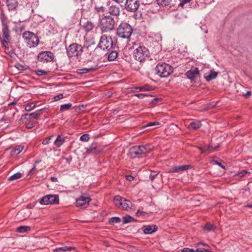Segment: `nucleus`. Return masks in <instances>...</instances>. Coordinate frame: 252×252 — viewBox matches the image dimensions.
Returning a JSON list of instances; mask_svg holds the SVG:
<instances>
[{"label": "nucleus", "instance_id": "obj_1", "mask_svg": "<svg viewBox=\"0 0 252 252\" xmlns=\"http://www.w3.org/2000/svg\"><path fill=\"white\" fill-rule=\"evenodd\" d=\"M153 148L150 144L133 146L129 149V155L132 158H140L152 151Z\"/></svg>", "mask_w": 252, "mask_h": 252}, {"label": "nucleus", "instance_id": "obj_2", "mask_svg": "<svg viewBox=\"0 0 252 252\" xmlns=\"http://www.w3.org/2000/svg\"><path fill=\"white\" fill-rule=\"evenodd\" d=\"M99 18L100 28L103 32H109L112 31L115 26L116 22L114 17L110 15H102Z\"/></svg>", "mask_w": 252, "mask_h": 252}, {"label": "nucleus", "instance_id": "obj_3", "mask_svg": "<svg viewBox=\"0 0 252 252\" xmlns=\"http://www.w3.org/2000/svg\"><path fill=\"white\" fill-rule=\"evenodd\" d=\"M132 32V27L129 24L125 22L121 23L117 29V35L122 38H129Z\"/></svg>", "mask_w": 252, "mask_h": 252}, {"label": "nucleus", "instance_id": "obj_4", "mask_svg": "<svg viewBox=\"0 0 252 252\" xmlns=\"http://www.w3.org/2000/svg\"><path fill=\"white\" fill-rule=\"evenodd\" d=\"M24 42L29 48L36 47L39 43L38 36L33 32L30 31H26L22 35Z\"/></svg>", "mask_w": 252, "mask_h": 252}, {"label": "nucleus", "instance_id": "obj_5", "mask_svg": "<svg viewBox=\"0 0 252 252\" xmlns=\"http://www.w3.org/2000/svg\"><path fill=\"white\" fill-rule=\"evenodd\" d=\"M113 202L115 205L119 208L126 211L132 210V203L129 200L119 195L116 196L114 197Z\"/></svg>", "mask_w": 252, "mask_h": 252}, {"label": "nucleus", "instance_id": "obj_6", "mask_svg": "<svg viewBox=\"0 0 252 252\" xmlns=\"http://www.w3.org/2000/svg\"><path fill=\"white\" fill-rule=\"evenodd\" d=\"M157 74L161 77H168L173 71L172 67L168 64L159 63L156 68Z\"/></svg>", "mask_w": 252, "mask_h": 252}, {"label": "nucleus", "instance_id": "obj_7", "mask_svg": "<svg viewBox=\"0 0 252 252\" xmlns=\"http://www.w3.org/2000/svg\"><path fill=\"white\" fill-rule=\"evenodd\" d=\"M67 55L69 57H78L83 52L82 46L76 43H72L66 48Z\"/></svg>", "mask_w": 252, "mask_h": 252}, {"label": "nucleus", "instance_id": "obj_8", "mask_svg": "<svg viewBox=\"0 0 252 252\" xmlns=\"http://www.w3.org/2000/svg\"><path fill=\"white\" fill-rule=\"evenodd\" d=\"M149 52L148 49L144 46H139L133 51L135 59L140 62L144 61L149 56Z\"/></svg>", "mask_w": 252, "mask_h": 252}, {"label": "nucleus", "instance_id": "obj_9", "mask_svg": "<svg viewBox=\"0 0 252 252\" xmlns=\"http://www.w3.org/2000/svg\"><path fill=\"white\" fill-rule=\"evenodd\" d=\"M114 46L113 41L112 38L110 36L106 35H102L99 40L98 44V47L103 50H109Z\"/></svg>", "mask_w": 252, "mask_h": 252}, {"label": "nucleus", "instance_id": "obj_10", "mask_svg": "<svg viewBox=\"0 0 252 252\" xmlns=\"http://www.w3.org/2000/svg\"><path fill=\"white\" fill-rule=\"evenodd\" d=\"M39 203L42 205L58 204L59 203V198L57 195L48 194L43 196L40 200Z\"/></svg>", "mask_w": 252, "mask_h": 252}, {"label": "nucleus", "instance_id": "obj_11", "mask_svg": "<svg viewBox=\"0 0 252 252\" xmlns=\"http://www.w3.org/2000/svg\"><path fill=\"white\" fill-rule=\"evenodd\" d=\"M38 60L43 63L52 62L54 59V55L50 51H42L37 56Z\"/></svg>", "mask_w": 252, "mask_h": 252}, {"label": "nucleus", "instance_id": "obj_12", "mask_svg": "<svg viewBox=\"0 0 252 252\" xmlns=\"http://www.w3.org/2000/svg\"><path fill=\"white\" fill-rule=\"evenodd\" d=\"M139 4L138 0H126L125 8L127 11L135 12L138 9Z\"/></svg>", "mask_w": 252, "mask_h": 252}, {"label": "nucleus", "instance_id": "obj_13", "mask_svg": "<svg viewBox=\"0 0 252 252\" xmlns=\"http://www.w3.org/2000/svg\"><path fill=\"white\" fill-rule=\"evenodd\" d=\"M91 201L90 197L82 195L76 199L75 205L78 207L86 208L89 206Z\"/></svg>", "mask_w": 252, "mask_h": 252}, {"label": "nucleus", "instance_id": "obj_14", "mask_svg": "<svg viewBox=\"0 0 252 252\" xmlns=\"http://www.w3.org/2000/svg\"><path fill=\"white\" fill-rule=\"evenodd\" d=\"M2 33L3 38L1 39V42L2 44L6 47L11 40L10 31L7 26H4L3 27Z\"/></svg>", "mask_w": 252, "mask_h": 252}, {"label": "nucleus", "instance_id": "obj_15", "mask_svg": "<svg viewBox=\"0 0 252 252\" xmlns=\"http://www.w3.org/2000/svg\"><path fill=\"white\" fill-rule=\"evenodd\" d=\"M199 74V70L198 67L192 66L190 70L186 73V76L189 80H193L197 78Z\"/></svg>", "mask_w": 252, "mask_h": 252}, {"label": "nucleus", "instance_id": "obj_16", "mask_svg": "<svg viewBox=\"0 0 252 252\" xmlns=\"http://www.w3.org/2000/svg\"><path fill=\"white\" fill-rule=\"evenodd\" d=\"M108 11L112 17H118L120 14V8L116 5H111L109 6Z\"/></svg>", "mask_w": 252, "mask_h": 252}, {"label": "nucleus", "instance_id": "obj_17", "mask_svg": "<svg viewBox=\"0 0 252 252\" xmlns=\"http://www.w3.org/2000/svg\"><path fill=\"white\" fill-rule=\"evenodd\" d=\"M192 166L189 165H182L180 166H173L171 169V172L179 173L183 171L191 169Z\"/></svg>", "mask_w": 252, "mask_h": 252}, {"label": "nucleus", "instance_id": "obj_18", "mask_svg": "<svg viewBox=\"0 0 252 252\" xmlns=\"http://www.w3.org/2000/svg\"><path fill=\"white\" fill-rule=\"evenodd\" d=\"M101 151V149L98 147L96 143H93L89 148H86V152L88 154H97Z\"/></svg>", "mask_w": 252, "mask_h": 252}, {"label": "nucleus", "instance_id": "obj_19", "mask_svg": "<svg viewBox=\"0 0 252 252\" xmlns=\"http://www.w3.org/2000/svg\"><path fill=\"white\" fill-rule=\"evenodd\" d=\"M143 232L145 234H152L155 232H156L158 227L155 225H144L142 228Z\"/></svg>", "mask_w": 252, "mask_h": 252}, {"label": "nucleus", "instance_id": "obj_20", "mask_svg": "<svg viewBox=\"0 0 252 252\" xmlns=\"http://www.w3.org/2000/svg\"><path fill=\"white\" fill-rule=\"evenodd\" d=\"M218 74L217 72L213 70H211L204 74V77L207 81H210L215 79L217 77Z\"/></svg>", "mask_w": 252, "mask_h": 252}, {"label": "nucleus", "instance_id": "obj_21", "mask_svg": "<svg viewBox=\"0 0 252 252\" xmlns=\"http://www.w3.org/2000/svg\"><path fill=\"white\" fill-rule=\"evenodd\" d=\"M18 1L16 0H7L6 5L9 10H14L18 6Z\"/></svg>", "mask_w": 252, "mask_h": 252}, {"label": "nucleus", "instance_id": "obj_22", "mask_svg": "<svg viewBox=\"0 0 252 252\" xmlns=\"http://www.w3.org/2000/svg\"><path fill=\"white\" fill-rule=\"evenodd\" d=\"M202 124L199 121H194L192 122L188 126V128L191 130H195L200 128Z\"/></svg>", "mask_w": 252, "mask_h": 252}, {"label": "nucleus", "instance_id": "obj_23", "mask_svg": "<svg viewBox=\"0 0 252 252\" xmlns=\"http://www.w3.org/2000/svg\"><path fill=\"white\" fill-rule=\"evenodd\" d=\"M75 249V248L74 247L65 246L54 249L53 250V252H65L67 251L74 250Z\"/></svg>", "mask_w": 252, "mask_h": 252}, {"label": "nucleus", "instance_id": "obj_24", "mask_svg": "<svg viewBox=\"0 0 252 252\" xmlns=\"http://www.w3.org/2000/svg\"><path fill=\"white\" fill-rule=\"evenodd\" d=\"M182 252H210L208 250L205 249L198 248L196 250L193 249H189L185 248L182 250Z\"/></svg>", "mask_w": 252, "mask_h": 252}, {"label": "nucleus", "instance_id": "obj_25", "mask_svg": "<svg viewBox=\"0 0 252 252\" xmlns=\"http://www.w3.org/2000/svg\"><path fill=\"white\" fill-rule=\"evenodd\" d=\"M65 142V139L62 137L61 135H59L55 141H54V145L58 148L60 147L63 145Z\"/></svg>", "mask_w": 252, "mask_h": 252}, {"label": "nucleus", "instance_id": "obj_26", "mask_svg": "<svg viewBox=\"0 0 252 252\" xmlns=\"http://www.w3.org/2000/svg\"><path fill=\"white\" fill-rule=\"evenodd\" d=\"M24 149V146L18 145L13 148L11 151L12 155H17L19 154Z\"/></svg>", "mask_w": 252, "mask_h": 252}, {"label": "nucleus", "instance_id": "obj_27", "mask_svg": "<svg viewBox=\"0 0 252 252\" xmlns=\"http://www.w3.org/2000/svg\"><path fill=\"white\" fill-rule=\"evenodd\" d=\"M96 69V67L92 66L88 68H83L82 69H78L77 73L80 74H85L89 72L95 70Z\"/></svg>", "mask_w": 252, "mask_h": 252}, {"label": "nucleus", "instance_id": "obj_28", "mask_svg": "<svg viewBox=\"0 0 252 252\" xmlns=\"http://www.w3.org/2000/svg\"><path fill=\"white\" fill-rule=\"evenodd\" d=\"M118 53L116 51H112L108 56V60L109 61H114L118 57Z\"/></svg>", "mask_w": 252, "mask_h": 252}, {"label": "nucleus", "instance_id": "obj_29", "mask_svg": "<svg viewBox=\"0 0 252 252\" xmlns=\"http://www.w3.org/2000/svg\"><path fill=\"white\" fill-rule=\"evenodd\" d=\"M41 111H42V109H40V110L36 111V112H35L34 113H31L30 114H26L25 116H32L35 119L38 120L39 119V118L41 116V114L39 113V112H41Z\"/></svg>", "mask_w": 252, "mask_h": 252}, {"label": "nucleus", "instance_id": "obj_30", "mask_svg": "<svg viewBox=\"0 0 252 252\" xmlns=\"http://www.w3.org/2000/svg\"><path fill=\"white\" fill-rule=\"evenodd\" d=\"M31 230V228L28 226H21L17 228V232L19 233H24L29 231Z\"/></svg>", "mask_w": 252, "mask_h": 252}, {"label": "nucleus", "instance_id": "obj_31", "mask_svg": "<svg viewBox=\"0 0 252 252\" xmlns=\"http://www.w3.org/2000/svg\"><path fill=\"white\" fill-rule=\"evenodd\" d=\"M22 177V174L20 172H17L9 177L8 179V181H13L20 179Z\"/></svg>", "mask_w": 252, "mask_h": 252}, {"label": "nucleus", "instance_id": "obj_32", "mask_svg": "<svg viewBox=\"0 0 252 252\" xmlns=\"http://www.w3.org/2000/svg\"><path fill=\"white\" fill-rule=\"evenodd\" d=\"M71 106H72V104L70 103L61 105L60 106V111H63L68 110L70 109Z\"/></svg>", "mask_w": 252, "mask_h": 252}, {"label": "nucleus", "instance_id": "obj_33", "mask_svg": "<svg viewBox=\"0 0 252 252\" xmlns=\"http://www.w3.org/2000/svg\"><path fill=\"white\" fill-rule=\"evenodd\" d=\"M121 220L119 217H114L110 219L109 222L110 223H119L121 222Z\"/></svg>", "mask_w": 252, "mask_h": 252}, {"label": "nucleus", "instance_id": "obj_34", "mask_svg": "<svg viewBox=\"0 0 252 252\" xmlns=\"http://www.w3.org/2000/svg\"><path fill=\"white\" fill-rule=\"evenodd\" d=\"M171 0H157L158 4L161 6H165L168 5Z\"/></svg>", "mask_w": 252, "mask_h": 252}, {"label": "nucleus", "instance_id": "obj_35", "mask_svg": "<svg viewBox=\"0 0 252 252\" xmlns=\"http://www.w3.org/2000/svg\"><path fill=\"white\" fill-rule=\"evenodd\" d=\"M84 27L86 29V31L87 32H89L94 28V26L92 22H87Z\"/></svg>", "mask_w": 252, "mask_h": 252}, {"label": "nucleus", "instance_id": "obj_36", "mask_svg": "<svg viewBox=\"0 0 252 252\" xmlns=\"http://www.w3.org/2000/svg\"><path fill=\"white\" fill-rule=\"evenodd\" d=\"M35 106V105L33 103H29L26 105L25 110L26 111H31L33 110Z\"/></svg>", "mask_w": 252, "mask_h": 252}, {"label": "nucleus", "instance_id": "obj_37", "mask_svg": "<svg viewBox=\"0 0 252 252\" xmlns=\"http://www.w3.org/2000/svg\"><path fill=\"white\" fill-rule=\"evenodd\" d=\"M199 149L200 150L201 153H210L211 150L208 145H205L202 148L199 147Z\"/></svg>", "mask_w": 252, "mask_h": 252}, {"label": "nucleus", "instance_id": "obj_38", "mask_svg": "<svg viewBox=\"0 0 252 252\" xmlns=\"http://www.w3.org/2000/svg\"><path fill=\"white\" fill-rule=\"evenodd\" d=\"M124 223H127L131 222L134 219L129 215L123 217Z\"/></svg>", "mask_w": 252, "mask_h": 252}, {"label": "nucleus", "instance_id": "obj_39", "mask_svg": "<svg viewBox=\"0 0 252 252\" xmlns=\"http://www.w3.org/2000/svg\"><path fill=\"white\" fill-rule=\"evenodd\" d=\"M35 74L39 76H46L48 74V72L42 70H37L35 71Z\"/></svg>", "mask_w": 252, "mask_h": 252}, {"label": "nucleus", "instance_id": "obj_40", "mask_svg": "<svg viewBox=\"0 0 252 252\" xmlns=\"http://www.w3.org/2000/svg\"><path fill=\"white\" fill-rule=\"evenodd\" d=\"M90 139V136L88 134H84L80 137V140L82 141L87 142Z\"/></svg>", "mask_w": 252, "mask_h": 252}, {"label": "nucleus", "instance_id": "obj_41", "mask_svg": "<svg viewBox=\"0 0 252 252\" xmlns=\"http://www.w3.org/2000/svg\"><path fill=\"white\" fill-rule=\"evenodd\" d=\"M204 228L207 231H210L214 229L215 228V226L213 224L208 222L205 224Z\"/></svg>", "mask_w": 252, "mask_h": 252}, {"label": "nucleus", "instance_id": "obj_42", "mask_svg": "<svg viewBox=\"0 0 252 252\" xmlns=\"http://www.w3.org/2000/svg\"><path fill=\"white\" fill-rule=\"evenodd\" d=\"M53 137V136L51 135V136H48L47 138H45L42 141V144L43 145L49 144L50 142V140L52 139Z\"/></svg>", "mask_w": 252, "mask_h": 252}, {"label": "nucleus", "instance_id": "obj_43", "mask_svg": "<svg viewBox=\"0 0 252 252\" xmlns=\"http://www.w3.org/2000/svg\"><path fill=\"white\" fill-rule=\"evenodd\" d=\"M151 87H149L148 86H144L143 87H139V91H151Z\"/></svg>", "mask_w": 252, "mask_h": 252}, {"label": "nucleus", "instance_id": "obj_44", "mask_svg": "<svg viewBox=\"0 0 252 252\" xmlns=\"http://www.w3.org/2000/svg\"><path fill=\"white\" fill-rule=\"evenodd\" d=\"M26 127L28 128H32L34 126V123L32 121H29L26 124Z\"/></svg>", "mask_w": 252, "mask_h": 252}, {"label": "nucleus", "instance_id": "obj_45", "mask_svg": "<svg viewBox=\"0 0 252 252\" xmlns=\"http://www.w3.org/2000/svg\"><path fill=\"white\" fill-rule=\"evenodd\" d=\"M191 0H180V2L179 5L181 7H183L186 4L189 3Z\"/></svg>", "mask_w": 252, "mask_h": 252}, {"label": "nucleus", "instance_id": "obj_46", "mask_svg": "<svg viewBox=\"0 0 252 252\" xmlns=\"http://www.w3.org/2000/svg\"><path fill=\"white\" fill-rule=\"evenodd\" d=\"M95 9L96 11L99 13V16H101L100 13L104 12L105 10V8L103 6H100V7H95Z\"/></svg>", "mask_w": 252, "mask_h": 252}, {"label": "nucleus", "instance_id": "obj_47", "mask_svg": "<svg viewBox=\"0 0 252 252\" xmlns=\"http://www.w3.org/2000/svg\"><path fill=\"white\" fill-rule=\"evenodd\" d=\"M208 146L209 147L210 150H211L210 153L214 152L219 147V145L214 147L212 144H209Z\"/></svg>", "mask_w": 252, "mask_h": 252}, {"label": "nucleus", "instance_id": "obj_48", "mask_svg": "<svg viewBox=\"0 0 252 252\" xmlns=\"http://www.w3.org/2000/svg\"><path fill=\"white\" fill-rule=\"evenodd\" d=\"M63 97V95L62 94H60L54 97V100L58 101Z\"/></svg>", "mask_w": 252, "mask_h": 252}, {"label": "nucleus", "instance_id": "obj_49", "mask_svg": "<svg viewBox=\"0 0 252 252\" xmlns=\"http://www.w3.org/2000/svg\"><path fill=\"white\" fill-rule=\"evenodd\" d=\"M136 97L142 99L144 98L145 96H148L147 94H138L135 95Z\"/></svg>", "mask_w": 252, "mask_h": 252}, {"label": "nucleus", "instance_id": "obj_50", "mask_svg": "<svg viewBox=\"0 0 252 252\" xmlns=\"http://www.w3.org/2000/svg\"><path fill=\"white\" fill-rule=\"evenodd\" d=\"M248 173V171L247 170H244L242 171H241L240 172H239L238 173V175L240 177H243L246 173Z\"/></svg>", "mask_w": 252, "mask_h": 252}, {"label": "nucleus", "instance_id": "obj_51", "mask_svg": "<svg viewBox=\"0 0 252 252\" xmlns=\"http://www.w3.org/2000/svg\"><path fill=\"white\" fill-rule=\"evenodd\" d=\"M158 173L150 174L149 178L151 180H153L158 175Z\"/></svg>", "mask_w": 252, "mask_h": 252}, {"label": "nucleus", "instance_id": "obj_52", "mask_svg": "<svg viewBox=\"0 0 252 252\" xmlns=\"http://www.w3.org/2000/svg\"><path fill=\"white\" fill-rule=\"evenodd\" d=\"M159 123L158 122H153V123H150L149 124H148L147 126H155L159 125Z\"/></svg>", "mask_w": 252, "mask_h": 252}, {"label": "nucleus", "instance_id": "obj_53", "mask_svg": "<svg viewBox=\"0 0 252 252\" xmlns=\"http://www.w3.org/2000/svg\"><path fill=\"white\" fill-rule=\"evenodd\" d=\"M159 100H160V99L158 98H154L153 99H152L151 100V104H156L157 103V102Z\"/></svg>", "mask_w": 252, "mask_h": 252}, {"label": "nucleus", "instance_id": "obj_54", "mask_svg": "<svg viewBox=\"0 0 252 252\" xmlns=\"http://www.w3.org/2000/svg\"><path fill=\"white\" fill-rule=\"evenodd\" d=\"M134 177L132 176L128 175L126 177V180L129 181H132L133 180Z\"/></svg>", "mask_w": 252, "mask_h": 252}, {"label": "nucleus", "instance_id": "obj_55", "mask_svg": "<svg viewBox=\"0 0 252 252\" xmlns=\"http://www.w3.org/2000/svg\"><path fill=\"white\" fill-rule=\"evenodd\" d=\"M131 89L132 92H137L138 90L139 91V87L131 88Z\"/></svg>", "mask_w": 252, "mask_h": 252}, {"label": "nucleus", "instance_id": "obj_56", "mask_svg": "<svg viewBox=\"0 0 252 252\" xmlns=\"http://www.w3.org/2000/svg\"><path fill=\"white\" fill-rule=\"evenodd\" d=\"M245 207L252 208V202L248 203L244 206Z\"/></svg>", "mask_w": 252, "mask_h": 252}, {"label": "nucleus", "instance_id": "obj_57", "mask_svg": "<svg viewBox=\"0 0 252 252\" xmlns=\"http://www.w3.org/2000/svg\"><path fill=\"white\" fill-rule=\"evenodd\" d=\"M143 213V212H141L139 210H138L137 211V213H136V215L138 216H140L141 215V214Z\"/></svg>", "mask_w": 252, "mask_h": 252}, {"label": "nucleus", "instance_id": "obj_58", "mask_svg": "<svg viewBox=\"0 0 252 252\" xmlns=\"http://www.w3.org/2000/svg\"><path fill=\"white\" fill-rule=\"evenodd\" d=\"M251 92L250 91H248L247 93L245 94V96L246 97H249L251 95Z\"/></svg>", "mask_w": 252, "mask_h": 252}, {"label": "nucleus", "instance_id": "obj_59", "mask_svg": "<svg viewBox=\"0 0 252 252\" xmlns=\"http://www.w3.org/2000/svg\"><path fill=\"white\" fill-rule=\"evenodd\" d=\"M116 2L118 3H121L124 2L125 0H114Z\"/></svg>", "mask_w": 252, "mask_h": 252}, {"label": "nucleus", "instance_id": "obj_60", "mask_svg": "<svg viewBox=\"0 0 252 252\" xmlns=\"http://www.w3.org/2000/svg\"><path fill=\"white\" fill-rule=\"evenodd\" d=\"M215 163L216 164L218 165L219 166L221 167L222 168H224V166L221 165V164L220 163L216 161Z\"/></svg>", "mask_w": 252, "mask_h": 252}, {"label": "nucleus", "instance_id": "obj_61", "mask_svg": "<svg viewBox=\"0 0 252 252\" xmlns=\"http://www.w3.org/2000/svg\"><path fill=\"white\" fill-rule=\"evenodd\" d=\"M51 180L53 182H56L57 181V178L56 177H51Z\"/></svg>", "mask_w": 252, "mask_h": 252}, {"label": "nucleus", "instance_id": "obj_62", "mask_svg": "<svg viewBox=\"0 0 252 252\" xmlns=\"http://www.w3.org/2000/svg\"><path fill=\"white\" fill-rule=\"evenodd\" d=\"M200 245H202L203 246H208L207 245H206L205 244H204V243H202V242H199V243H198L197 244V246H199Z\"/></svg>", "mask_w": 252, "mask_h": 252}, {"label": "nucleus", "instance_id": "obj_63", "mask_svg": "<svg viewBox=\"0 0 252 252\" xmlns=\"http://www.w3.org/2000/svg\"><path fill=\"white\" fill-rule=\"evenodd\" d=\"M34 170H35V165H34L33 167L31 169V170L30 172H31V173H32H32H33V171H34Z\"/></svg>", "mask_w": 252, "mask_h": 252}, {"label": "nucleus", "instance_id": "obj_64", "mask_svg": "<svg viewBox=\"0 0 252 252\" xmlns=\"http://www.w3.org/2000/svg\"><path fill=\"white\" fill-rule=\"evenodd\" d=\"M204 32H205V33H208V31H207V30H205V31H204Z\"/></svg>", "mask_w": 252, "mask_h": 252}]
</instances>
